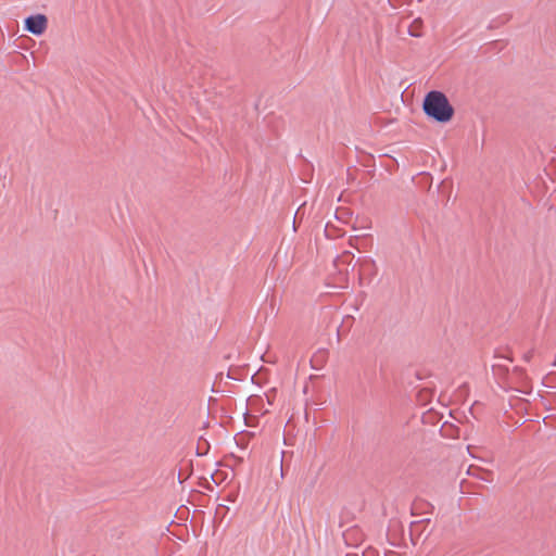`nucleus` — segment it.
Masks as SVG:
<instances>
[{"instance_id": "f257e3e1", "label": "nucleus", "mask_w": 556, "mask_h": 556, "mask_svg": "<svg viewBox=\"0 0 556 556\" xmlns=\"http://www.w3.org/2000/svg\"><path fill=\"white\" fill-rule=\"evenodd\" d=\"M422 109L429 117L440 123L451 121L454 114L446 96L440 91H430L425 97Z\"/></svg>"}, {"instance_id": "f03ea898", "label": "nucleus", "mask_w": 556, "mask_h": 556, "mask_svg": "<svg viewBox=\"0 0 556 556\" xmlns=\"http://www.w3.org/2000/svg\"><path fill=\"white\" fill-rule=\"evenodd\" d=\"M48 18L43 14H36L25 20V29L34 35H41L46 31Z\"/></svg>"}, {"instance_id": "7ed1b4c3", "label": "nucleus", "mask_w": 556, "mask_h": 556, "mask_svg": "<svg viewBox=\"0 0 556 556\" xmlns=\"http://www.w3.org/2000/svg\"><path fill=\"white\" fill-rule=\"evenodd\" d=\"M421 27H422V21L421 18H416L414 20L409 27H408V33L410 36H414V37H420L421 36Z\"/></svg>"}, {"instance_id": "20e7f679", "label": "nucleus", "mask_w": 556, "mask_h": 556, "mask_svg": "<svg viewBox=\"0 0 556 556\" xmlns=\"http://www.w3.org/2000/svg\"><path fill=\"white\" fill-rule=\"evenodd\" d=\"M362 228H364V229H369V228H370V225H367V226L362 225Z\"/></svg>"}]
</instances>
